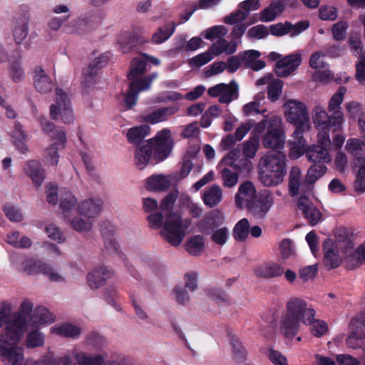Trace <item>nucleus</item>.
Returning <instances> with one entry per match:
<instances>
[{
  "instance_id": "nucleus-34",
  "label": "nucleus",
  "mask_w": 365,
  "mask_h": 365,
  "mask_svg": "<svg viewBox=\"0 0 365 365\" xmlns=\"http://www.w3.org/2000/svg\"><path fill=\"white\" fill-rule=\"evenodd\" d=\"M150 132V127L148 125L143 124L134 126L128 130L126 138L128 142L135 145H140L143 140Z\"/></svg>"
},
{
  "instance_id": "nucleus-1",
  "label": "nucleus",
  "mask_w": 365,
  "mask_h": 365,
  "mask_svg": "<svg viewBox=\"0 0 365 365\" xmlns=\"http://www.w3.org/2000/svg\"><path fill=\"white\" fill-rule=\"evenodd\" d=\"M317 312L312 304L302 297H292L285 304L279 319V329L286 338L292 339L298 333L300 324L311 325Z\"/></svg>"
},
{
  "instance_id": "nucleus-26",
  "label": "nucleus",
  "mask_w": 365,
  "mask_h": 365,
  "mask_svg": "<svg viewBox=\"0 0 365 365\" xmlns=\"http://www.w3.org/2000/svg\"><path fill=\"white\" fill-rule=\"evenodd\" d=\"M256 197V190L254 185L252 182L247 181L239 187L235 195V204L238 207L243 208Z\"/></svg>"
},
{
  "instance_id": "nucleus-31",
  "label": "nucleus",
  "mask_w": 365,
  "mask_h": 365,
  "mask_svg": "<svg viewBox=\"0 0 365 365\" xmlns=\"http://www.w3.org/2000/svg\"><path fill=\"white\" fill-rule=\"evenodd\" d=\"M222 200V190L218 185H212L203 190L202 200L205 206L212 208Z\"/></svg>"
},
{
  "instance_id": "nucleus-12",
  "label": "nucleus",
  "mask_w": 365,
  "mask_h": 365,
  "mask_svg": "<svg viewBox=\"0 0 365 365\" xmlns=\"http://www.w3.org/2000/svg\"><path fill=\"white\" fill-rule=\"evenodd\" d=\"M285 115L289 122L300 128L307 130L309 126V117L306 106L301 102L295 100H289L285 103Z\"/></svg>"
},
{
  "instance_id": "nucleus-37",
  "label": "nucleus",
  "mask_w": 365,
  "mask_h": 365,
  "mask_svg": "<svg viewBox=\"0 0 365 365\" xmlns=\"http://www.w3.org/2000/svg\"><path fill=\"white\" fill-rule=\"evenodd\" d=\"M11 136L16 148L23 154L26 153L29 150L26 145L28 138L19 122L14 123V130L11 132Z\"/></svg>"
},
{
  "instance_id": "nucleus-59",
  "label": "nucleus",
  "mask_w": 365,
  "mask_h": 365,
  "mask_svg": "<svg viewBox=\"0 0 365 365\" xmlns=\"http://www.w3.org/2000/svg\"><path fill=\"white\" fill-rule=\"evenodd\" d=\"M206 293L218 304L227 305L230 304V298L227 294L220 289H210L206 290Z\"/></svg>"
},
{
  "instance_id": "nucleus-60",
  "label": "nucleus",
  "mask_w": 365,
  "mask_h": 365,
  "mask_svg": "<svg viewBox=\"0 0 365 365\" xmlns=\"http://www.w3.org/2000/svg\"><path fill=\"white\" fill-rule=\"evenodd\" d=\"M229 238V230L222 227L213 231L211 235V240L217 245L222 246L226 244Z\"/></svg>"
},
{
  "instance_id": "nucleus-42",
  "label": "nucleus",
  "mask_w": 365,
  "mask_h": 365,
  "mask_svg": "<svg viewBox=\"0 0 365 365\" xmlns=\"http://www.w3.org/2000/svg\"><path fill=\"white\" fill-rule=\"evenodd\" d=\"M229 339L233 359L237 363L244 362L247 357V350L236 336L229 334Z\"/></svg>"
},
{
  "instance_id": "nucleus-9",
  "label": "nucleus",
  "mask_w": 365,
  "mask_h": 365,
  "mask_svg": "<svg viewBox=\"0 0 365 365\" xmlns=\"http://www.w3.org/2000/svg\"><path fill=\"white\" fill-rule=\"evenodd\" d=\"M24 317L17 313L10 314V307L7 304L0 307V328L6 325L0 336H9L11 339L21 340V328L24 325Z\"/></svg>"
},
{
  "instance_id": "nucleus-35",
  "label": "nucleus",
  "mask_w": 365,
  "mask_h": 365,
  "mask_svg": "<svg viewBox=\"0 0 365 365\" xmlns=\"http://www.w3.org/2000/svg\"><path fill=\"white\" fill-rule=\"evenodd\" d=\"M50 332L63 337L77 339L81 333V329L71 323H63L52 327Z\"/></svg>"
},
{
  "instance_id": "nucleus-58",
  "label": "nucleus",
  "mask_w": 365,
  "mask_h": 365,
  "mask_svg": "<svg viewBox=\"0 0 365 365\" xmlns=\"http://www.w3.org/2000/svg\"><path fill=\"white\" fill-rule=\"evenodd\" d=\"M3 210L10 221L19 222L23 220V215L16 207L7 203L3 206Z\"/></svg>"
},
{
  "instance_id": "nucleus-57",
  "label": "nucleus",
  "mask_w": 365,
  "mask_h": 365,
  "mask_svg": "<svg viewBox=\"0 0 365 365\" xmlns=\"http://www.w3.org/2000/svg\"><path fill=\"white\" fill-rule=\"evenodd\" d=\"M9 75L15 83H19L24 79L25 73L19 59L14 61L10 63Z\"/></svg>"
},
{
  "instance_id": "nucleus-33",
  "label": "nucleus",
  "mask_w": 365,
  "mask_h": 365,
  "mask_svg": "<svg viewBox=\"0 0 365 365\" xmlns=\"http://www.w3.org/2000/svg\"><path fill=\"white\" fill-rule=\"evenodd\" d=\"M237 48V43L235 41L232 40L228 41L225 38H222L217 39L209 48L214 56H217L223 53L231 55L236 51Z\"/></svg>"
},
{
  "instance_id": "nucleus-25",
  "label": "nucleus",
  "mask_w": 365,
  "mask_h": 365,
  "mask_svg": "<svg viewBox=\"0 0 365 365\" xmlns=\"http://www.w3.org/2000/svg\"><path fill=\"white\" fill-rule=\"evenodd\" d=\"M291 0H272L270 4L262 9L259 14V20L262 22L274 21L285 9Z\"/></svg>"
},
{
  "instance_id": "nucleus-53",
  "label": "nucleus",
  "mask_w": 365,
  "mask_h": 365,
  "mask_svg": "<svg viewBox=\"0 0 365 365\" xmlns=\"http://www.w3.org/2000/svg\"><path fill=\"white\" fill-rule=\"evenodd\" d=\"M241 156L240 149L235 148L231 150L227 155L224 157L221 163L224 165L230 166L234 168L237 170L241 169V165H240L239 158Z\"/></svg>"
},
{
  "instance_id": "nucleus-44",
  "label": "nucleus",
  "mask_w": 365,
  "mask_h": 365,
  "mask_svg": "<svg viewBox=\"0 0 365 365\" xmlns=\"http://www.w3.org/2000/svg\"><path fill=\"white\" fill-rule=\"evenodd\" d=\"M88 22L83 19H73L68 23L64 22L63 31L67 34H83L88 31Z\"/></svg>"
},
{
  "instance_id": "nucleus-17",
  "label": "nucleus",
  "mask_w": 365,
  "mask_h": 365,
  "mask_svg": "<svg viewBox=\"0 0 365 365\" xmlns=\"http://www.w3.org/2000/svg\"><path fill=\"white\" fill-rule=\"evenodd\" d=\"M110 58V53H106L96 58L87 68L83 71V82L86 90H89L96 83L98 70L106 66Z\"/></svg>"
},
{
  "instance_id": "nucleus-51",
  "label": "nucleus",
  "mask_w": 365,
  "mask_h": 365,
  "mask_svg": "<svg viewBox=\"0 0 365 365\" xmlns=\"http://www.w3.org/2000/svg\"><path fill=\"white\" fill-rule=\"evenodd\" d=\"M34 85L41 93H46V72L41 66H36L34 70Z\"/></svg>"
},
{
  "instance_id": "nucleus-10",
  "label": "nucleus",
  "mask_w": 365,
  "mask_h": 365,
  "mask_svg": "<svg viewBox=\"0 0 365 365\" xmlns=\"http://www.w3.org/2000/svg\"><path fill=\"white\" fill-rule=\"evenodd\" d=\"M329 115L321 106L314 107L312 118L314 125L319 130H329L333 128L334 131L339 130L344 121L342 112L331 113Z\"/></svg>"
},
{
  "instance_id": "nucleus-43",
  "label": "nucleus",
  "mask_w": 365,
  "mask_h": 365,
  "mask_svg": "<svg viewBox=\"0 0 365 365\" xmlns=\"http://www.w3.org/2000/svg\"><path fill=\"white\" fill-rule=\"evenodd\" d=\"M176 25L175 23H170L160 26L152 36V42L160 44L167 41L175 32Z\"/></svg>"
},
{
  "instance_id": "nucleus-56",
  "label": "nucleus",
  "mask_w": 365,
  "mask_h": 365,
  "mask_svg": "<svg viewBox=\"0 0 365 365\" xmlns=\"http://www.w3.org/2000/svg\"><path fill=\"white\" fill-rule=\"evenodd\" d=\"M213 58H214V56L212 53V52L210 51V48H209L208 51L201 53L191 58L189 60V64H190V67L199 68V67H201V66L205 65L210 61H212L213 59Z\"/></svg>"
},
{
  "instance_id": "nucleus-41",
  "label": "nucleus",
  "mask_w": 365,
  "mask_h": 365,
  "mask_svg": "<svg viewBox=\"0 0 365 365\" xmlns=\"http://www.w3.org/2000/svg\"><path fill=\"white\" fill-rule=\"evenodd\" d=\"M77 199L68 190L61 191L60 209L65 218H68L71 210L76 205Z\"/></svg>"
},
{
  "instance_id": "nucleus-32",
  "label": "nucleus",
  "mask_w": 365,
  "mask_h": 365,
  "mask_svg": "<svg viewBox=\"0 0 365 365\" xmlns=\"http://www.w3.org/2000/svg\"><path fill=\"white\" fill-rule=\"evenodd\" d=\"M308 187L305 182L302 181V175L299 167L294 166L289 171V191L292 196H296L299 190L304 191V187Z\"/></svg>"
},
{
  "instance_id": "nucleus-39",
  "label": "nucleus",
  "mask_w": 365,
  "mask_h": 365,
  "mask_svg": "<svg viewBox=\"0 0 365 365\" xmlns=\"http://www.w3.org/2000/svg\"><path fill=\"white\" fill-rule=\"evenodd\" d=\"M147 69L146 59L143 55L133 58L130 63V71L128 73V78L132 81L141 79L140 78Z\"/></svg>"
},
{
  "instance_id": "nucleus-2",
  "label": "nucleus",
  "mask_w": 365,
  "mask_h": 365,
  "mask_svg": "<svg viewBox=\"0 0 365 365\" xmlns=\"http://www.w3.org/2000/svg\"><path fill=\"white\" fill-rule=\"evenodd\" d=\"M173 146L174 140L170 130L164 128L160 130L154 138L137 146L134 155L136 167L139 170L145 168L152 155L155 163L165 160L170 155Z\"/></svg>"
},
{
  "instance_id": "nucleus-54",
  "label": "nucleus",
  "mask_w": 365,
  "mask_h": 365,
  "mask_svg": "<svg viewBox=\"0 0 365 365\" xmlns=\"http://www.w3.org/2000/svg\"><path fill=\"white\" fill-rule=\"evenodd\" d=\"M360 167L354 182L355 190L359 193L365 192V158L359 159Z\"/></svg>"
},
{
  "instance_id": "nucleus-6",
  "label": "nucleus",
  "mask_w": 365,
  "mask_h": 365,
  "mask_svg": "<svg viewBox=\"0 0 365 365\" xmlns=\"http://www.w3.org/2000/svg\"><path fill=\"white\" fill-rule=\"evenodd\" d=\"M69 354L70 356H54L53 353L47 350V365H111L102 354H89L76 349Z\"/></svg>"
},
{
  "instance_id": "nucleus-4",
  "label": "nucleus",
  "mask_w": 365,
  "mask_h": 365,
  "mask_svg": "<svg viewBox=\"0 0 365 365\" xmlns=\"http://www.w3.org/2000/svg\"><path fill=\"white\" fill-rule=\"evenodd\" d=\"M287 158L281 151H269L259 160V178L265 186L282 183L287 174Z\"/></svg>"
},
{
  "instance_id": "nucleus-45",
  "label": "nucleus",
  "mask_w": 365,
  "mask_h": 365,
  "mask_svg": "<svg viewBox=\"0 0 365 365\" xmlns=\"http://www.w3.org/2000/svg\"><path fill=\"white\" fill-rule=\"evenodd\" d=\"M205 247V240L203 237L195 235L187 241L185 244L186 251L191 255H200Z\"/></svg>"
},
{
  "instance_id": "nucleus-23",
  "label": "nucleus",
  "mask_w": 365,
  "mask_h": 365,
  "mask_svg": "<svg viewBox=\"0 0 365 365\" xmlns=\"http://www.w3.org/2000/svg\"><path fill=\"white\" fill-rule=\"evenodd\" d=\"M305 130L297 128L293 133L292 140H289V153L292 159H297L307 153V141L304 138L303 133Z\"/></svg>"
},
{
  "instance_id": "nucleus-55",
  "label": "nucleus",
  "mask_w": 365,
  "mask_h": 365,
  "mask_svg": "<svg viewBox=\"0 0 365 365\" xmlns=\"http://www.w3.org/2000/svg\"><path fill=\"white\" fill-rule=\"evenodd\" d=\"M283 83L281 80L274 79L267 87V98L272 102L277 101L282 91Z\"/></svg>"
},
{
  "instance_id": "nucleus-20",
  "label": "nucleus",
  "mask_w": 365,
  "mask_h": 365,
  "mask_svg": "<svg viewBox=\"0 0 365 365\" xmlns=\"http://www.w3.org/2000/svg\"><path fill=\"white\" fill-rule=\"evenodd\" d=\"M100 230L108 252L112 255H118L124 260V255L119 250L118 243L113 237L114 226L110 222H103L100 224Z\"/></svg>"
},
{
  "instance_id": "nucleus-5",
  "label": "nucleus",
  "mask_w": 365,
  "mask_h": 365,
  "mask_svg": "<svg viewBox=\"0 0 365 365\" xmlns=\"http://www.w3.org/2000/svg\"><path fill=\"white\" fill-rule=\"evenodd\" d=\"M282 119L278 115L269 113L255 126V132L262 134L267 129L263 138L262 145L267 149L277 150L284 147L285 133L282 128Z\"/></svg>"
},
{
  "instance_id": "nucleus-21",
  "label": "nucleus",
  "mask_w": 365,
  "mask_h": 365,
  "mask_svg": "<svg viewBox=\"0 0 365 365\" xmlns=\"http://www.w3.org/2000/svg\"><path fill=\"white\" fill-rule=\"evenodd\" d=\"M341 247L340 242L326 241L324 244V262L329 269H335L342 262V257L339 252Z\"/></svg>"
},
{
  "instance_id": "nucleus-13",
  "label": "nucleus",
  "mask_w": 365,
  "mask_h": 365,
  "mask_svg": "<svg viewBox=\"0 0 365 365\" xmlns=\"http://www.w3.org/2000/svg\"><path fill=\"white\" fill-rule=\"evenodd\" d=\"M158 76V73L154 72L143 78L132 81L129 83V89L125 93L124 103L127 109H131L135 106L138 95L140 92L150 88L153 81Z\"/></svg>"
},
{
  "instance_id": "nucleus-18",
  "label": "nucleus",
  "mask_w": 365,
  "mask_h": 365,
  "mask_svg": "<svg viewBox=\"0 0 365 365\" xmlns=\"http://www.w3.org/2000/svg\"><path fill=\"white\" fill-rule=\"evenodd\" d=\"M302 58L300 53H291L279 59L275 65V73L279 77H287L300 66Z\"/></svg>"
},
{
  "instance_id": "nucleus-63",
  "label": "nucleus",
  "mask_w": 365,
  "mask_h": 365,
  "mask_svg": "<svg viewBox=\"0 0 365 365\" xmlns=\"http://www.w3.org/2000/svg\"><path fill=\"white\" fill-rule=\"evenodd\" d=\"M221 176L223 180V185L226 187H233L237 183L238 174L231 171L229 168H223L221 171Z\"/></svg>"
},
{
  "instance_id": "nucleus-24",
  "label": "nucleus",
  "mask_w": 365,
  "mask_h": 365,
  "mask_svg": "<svg viewBox=\"0 0 365 365\" xmlns=\"http://www.w3.org/2000/svg\"><path fill=\"white\" fill-rule=\"evenodd\" d=\"M113 270L108 267L101 266L95 268L87 274L88 286L93 289L103 286L108 279L113 277Z\"/></svg>"
},
{
  "instance_id": "nucleus-48",
  "label": "nucleus",
  "mask_w": 365,
  "mask_h": 365,
  "mask_svg": "<svg viewBox=\"0 0 365 365\" xmlns=\"http://www.w3.org/2000/svg\"><path fill=\"white\" fill-rule=\"evenodd\" d=\"M346 93V87L340 86L338 91L331 96L328 105V110L329 113L342 112L340 106L344 101Z\"/></svg>"
},
{
  "instance_id": "nucleus-3",
  "label": "nucleus",
  "mask_w": 365,
  "mask_h": 365,
  "mask_svg": "<svg viewBox=\"0 0 365 365\" xmlns=\"http://www.w3.org/2000/svg\"><path fill=\"white\" fill-rule=\"evenodd\" d=\"M178 197V192L172 191L162 200L160 205V211L165 216L161 234L164 239L174 247L178 246L182 242L190 224L189 220H182L180 213L171 212Z\"/></svg>"
},
{
  "instance_id": "nucleus-46",
  "label": "nucleus",
  "mask_w": 365,
  "mask_h": 365,
  "mask_svg": "<svg viewBox=\"0 0 365 365\" xmlns=\"http://www.w3.org/2000/svg\"><path fill=\"white\" fill-rule=\"evenodd\" d=\"M327 169V166L322 163H314L309 168L306 175V181L308 183L309 190H311L312 185L326 173Z\"/></svg>"
},
{
  "instance_id": "nucleus-40",
  "label": "nucleus",
  "mask_w": 365,
  "mask_h": 365,
  "mask_svg": "<svg viewBox=\"0 0 365 365\" xmlns=\"http://www.w3.org/2000/svg\"><path fill=\"white\" fill-rule=\"evenodd\" d=\"M170 185V181L165 175H153L147 179L146 189L148 190L163 191Z\"/></svg>"
},
{
  "instance_id": "nucleus-29",
  "label": "nucleus",
  "mask_w": 365,
  "mask_h": 365,
  "mask_svg": "<svg viewBox=\"0 0 365 365\" xmlns=\"http://www.w3.org/2000/svg\"><path fill=\"white\" fill-rule=\"evenodd\" d=\"M224 222V215L218 210H212L206 215L198 225L200 231L210 234L214 229L219 227Z\"/></svg>"
},
{
  "instance_id": "nucleus-8",
  "label": "nucleus",
  "mask_w": 365,
  "mask_h": 365,
  "mask_svg": "<svg viewBox=\"0 0 365 365\" xmlns=\"http://www.w3.org/2000/svg\"><path fill=\"white\" fill-rule=\"evenodd\" d=\"M47 165H57L59 159L58 152L65 148L67 141L66 130L47 122Z\"/></svg>"
},
{
  "instance_id": "nucleus-16",
  "label": "nucleus",
  "mask_w": 365,
  "mask_h": 365,
  "mask_svg": "<svg viewBox=\"0 0 365 365\" xmlns=\"http://www.w3.org/2000/svg\"><path fill=\"white\" fill-rule=\"evenodd\" d=\"M20 11V13L16 14L14 16L13 24V36L17 44L21 43L28 35L30 16L28 6H21Z\"/></svg>"
},
{
  "instance_id": "nucleus-62",
  "label": "nucleus",
  "mask_w": 365,
  "mask_h": 365,
  "mask_svg": "<svg viewBox=\"0 0 365 365\" xmlns=\"http://www.w3.org/2000/svg\"><path fill=\"white\" fill-rule=\"evenodd\" d=\"M348 26V23L345 21H340L334 24L331 29L334 38L336 41L344 39Z\"/></svg>"
},
{
  "instance_id": "nucleus-61",
  "label": "nucleus",
  "mask_w": 365,
  "mask_h": 365,
  "mask_svg": "<svg viewBox=\"0 0 365 365\" xmlns=\"http://www.w3.org/2000/svg\"><path fill=\"white\" fill-rule=\"evenodd\" d=\"M292 23L285 21L284 23H277L269 26V33L274 36H282L286 34H290Z\"/></svg>"
},
{
  "instance_id": "nucleus-15",
  "label": "nucleus",
  "mask_w": 365,
  "mask_h": 365,
  "mask_svg": "<svg viewBox=\"0 0 365 365\" xmlns=\"http://www.w3.org/2000/svg\"><path fill=\"white\" fill-rule=\"evenodd\" d=\"M274 204V197L269 190H264L259 193L258 197L250 202L246 207L250 213L257 219L265 217Z\"/></svg>"
},
{
  "instance_id": "nucleus-22",
  "label": "nucleus",
  "mask_w": 365,
  "mask_h": 365,
  "mask_svg": "<svg viewBox=\"0 0 365 365\" xmlns=\"http://www.w3.org/2000/svg\"><path fill=\"white\" fill-rule=\"evenodd\" d=\"M255 274L260 278L272 279L281 277L284 273V267L282 264L268 261L262 262L255 267Z\"/></svg>"
},
{
  "instance_id": "nucleus-14",
  "label": "nucleus",
  "mask_w": 365,
  "mask_h": 365,
  "mask_svg": "<svg viewBox=\"0 0 365 365\" xmlns=\"http://www.w3.org/2000/svg\"><path fill=\"white\" fill-rule=\"evenodd\" d=\"M207 94L212 98L218 97L220 103L229 104L239 97V86L234 80L229 83H218L209 88Z\"/></svg>"
},
{
  "instance_id": "nucleus-64",
  "label": "nucleus",
  "mask_w": 365,
  "mask_h": 365,
  "mask_svg": "<svg viewBox=\"0 0 365 365\" xmlns=\"http://www.w3.org/2000/svg\"><path fill=\"white\" fill-rule=\"evenodd\" d=\"M350 325L355 329V334L365 337V312L352 319Z\"/></svg>"
},
{
  "instance_id": "nucleus-27",
  "label": "nucleus",
  "mask_w": 365,
  "mask_h": 365,
  "mask_svg": "<svg viewBox=\"0 0 365 365\" xmlns=\"http://www.w3.org/2000/svg\"><path fill=\"white\" fill-rule=\"evenodd\" d=\"M178 111L176 106L162 107L153 112L141 116L143 121L152 125L157 124L168 120V118Z\"/></svg>"
},
{
  "instance_id": "nucleus-49",
  "label": "nucleus",
  "mask_w": 365,
  "mask_h": 365,
  "mask_svg": "<svg viewBox=\"0 0 365 365\" xmlns=\"http://www.w3.org/2000/svg\"><path fill=\"white\" fill-rule=\"evenodd\" d=\"M259 145V138L257 135H251L243 144V154L248 158L255 157Z\"/></svg>"
},
{
  "instance_id": "nucleus-38",
  "label": "nucleus",
  "mask_w": 365,
  "mask_h": 365,
  "mask_svg": "<svg viewBox=\"0 0 365 365\" xmlns=\"http://www.w3.org/2000/svg\"><path fill=\"white\" fill-rule=\"evenodd\" d=\"M143 34V28H134L132 31L123 34L118 38V43L121 46H128V48L135 46L144 42L143 38L139 35Z\"/></svg>"
},
{
  "instance_id": "nucleus-50",
  "label": "nucleus",
  "mask_w": 365,
  "mask_h": 365,
  "mask_svg": "<svg viewBox=\"0 0 365 365\" xmlns=\"http://www.w3.org/2000/svg\"><path fill=\"white\" fill-rule=\"evenodd\" d=\"M24 269L29 274H46V264L36 259H29L25 261Z\"/></svg>"
},
{
  "instance_id": "nucleus-11",
  "label": "nucleus",
  "mask_w": 365,
  "mask_h": 365,
  "mask_svg": "<svg viewBox=\"0 0 365 365\" xmlns=\"http://www.w3.org/2000/svg\"><path fill=\"white\" fill-rule=\"evenodd\" d=\"M20 340H12L9 336H0V356L6 365H22L24 351L16 346Z\"/></svg>"
},
{
  "instance_id": "nucleus-19",
  "label": "nucleus",
  "mask_w": 365,
  "mask_h": 365,
  "mask_svg": "<svg viewBox=\"0 0 365 365\" xmlns=\"http://www.w3.org/2000/svg\"><path fill=\"white\" fill-rule=\"evenodd\" d=\"M297 207L312 226L316 225L322 221L323 218L321 211L307 196H301L299 198Z\"/></svg>"
},
{
  "instance_id": "nucleus-7",
  "label": "nucleus",
  "mask_w": 365,
  "mask_h": 365,
  "mask_svg": "<svg viewBox=\"0 0 365 365\" xmlns=\"http://www.w3.org/2000/svg\"><path fill=\"white\" fill-rule=\"evenodd\" d=\"M51 118L64 124H71L75 120L72 103L68 94L61 88H56L53 103L49 108Z\"/></svg>"
},
{
  "instance_id": "nucleus-28",
  "label": "nucleus",
  "mask_w": 365,
  "mask_h": 365,
  "mask_svg": "<svg viewBox=\"0 0 365 365\" xmlns=\"http://www.w3.org/2000/svg\"><path fill=\"white\" fill-rule=\"evenodd\" d=\"M25 174L32 180L36 187H39L45 178L44 170L41 163L36 160H30L24 165Z\"/></svg>"
},
{
  "instance_id": "nucleus-30",
  "label": "nucleus",
  "mask_w": 365,
  "mask_h": 365,
  "mask_svg": "<svg viewBox=\"0 0 365 365\" xmlns=\"http://www.w3.org/2000/svg\"><path fill=\"white\" fill-rule=\"evenodd\" d=\"M103 201L99 198H88L81 201L77 207L78 212L84 217L91 218L98 216L102 209Z\"/></svg>"
},
{
  "instance_id": "nucleus-36",
  "label": "nucleus",
  "mask_w": 365,
  "mask_h": 365,
  "mask_svg": "<svg viewBox=\"0 0 365 365\" xmlns=\"http://www.w3.org/2000/svg\"><path fill=\"white\" fill-rule=\"evenodd\" d=\"M307 158L310 162L314 163H327L331 160V158L326 148L314 145L310 146L307 150Z\"/></svg>"
},
{
  "instance_id": "nucleus-47",
  "label": "nucleus",
  "mask_w": 365,
  "mask_h": 365,
  "mask_svg": "<svg viewBox=\"0 0 365 365\" xmlns=\"http://www.w3.org/2000/svg\"><path fill=\"white\" fill-rule=\"evenodd\" d=\"M250 222L247 219L242 218L237 222L233 229V237L239 242L245 241L249 235Z\"/></svg>"
},
{
  "instance_id": "nucleus-52",
  "label": "nucleus",
  "mask_w": 365,
  "mask_h": 365,
  "mask_svg": "<svg viewBox=\"0 0 365 365\" xmlns=\"http://www.w3.org/2000/svg\"><path fill=\"white\" fill-rule=\"evenodd\" d=\"M227 29L225 26L217 25L206 29L202 35L207 40L213 41L223 38L227 35Z\"/></svg>"
}]
</instances>
